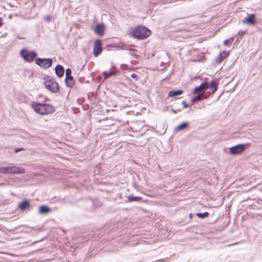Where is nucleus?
Masks as SVG:
<instances>
[{"label":"nucleus","mask_w":262,"mask_h":262,"mask_svg":"<svg viewBox=\"0 0 262 262\" xmlns=\"http://www.w3.org/2000/svg\"><path fill=\"white\" fill-rule=\"evenodd\" d=\"M31 107L35 112L42 115L53 113L55 111L51 105L36 102H32Z\"/></svg>","instance_id":"nucleus-1"},{"label":"nucleus","mask_w":262,"mask_h":262,"mask_svg":"<svg viewBox=\"0 0 262 262\" xmlns=\"http://www.w3.org/2000/svg\"><path fill=\"white\" fill-rule=\"evenodd\" d=\"M44 85L45 88L48 91L56 93L59 90V85L54 78L50 76H46L43 78Z\"/></svg>","instance_id":"nucleus-2"},{"label":"nucleus","mask_w":262,"mask_h":262,"mask_svg":"<svg viewBox=\"0 0 262 262\" xmlns=\"http://www.w3.org/2000/svg\"><path fill=\"white\" fill-rule=\"evenodd\" d=\"M150 31L145 27H137L132 31V36L138 39H143L148 37Z\"/></svg>","instance_id":"nucleus-3"},{"label":"nucleus","mask_w":262,"mask_h":262,"mask_svg":"<svg viewBox=\"0 0 262 262\" xmlns=\"http://www.w3.org/2000/svg\"><path fill=\"white\" fill-rule=\"evenodd\" d=\"M26 172V170L22 167L15 166L3 167V174H22Z\"/></svg>","instance_id":"nucleus-4"},{"label":"nucleus","mask_w":262,"mask_h":262,"mask_svg":"<svg viewBox=\"0 0 262 262\" xmlns=\"http://www.w3.org/2000/svg\"><path fill=\"white\" fill-rule=\"evenodd\" d=\"M35 61L36 64L45 69H48L51 67L53 62L51 58H36Z\"/></svg>","instance_id":"nucleus-5"},{"label":"nucleus","mask_w":262,"mask_h":262,"mask_svg":"<svg viewBox=\"0 0 262 262\" xmlns=\"http://www.w3.org/2000/svg\"><path fill=\"white\" fill-rule=\"evenodd\" d=\"M20 54L24 60L28 62L33 61L37 56L35 52L29 51L26 49H22L20 52Z\"/></svg>","instance_id":"nucleus-6"},{"label":"nucleus","mask_w":262,"mask_h":262,"mask_svg":"<svg viewBox=\"0 0 262 262\" xmlns=\"http://www.w3.org/2000/svg\"><path fill=\"white\" fill-rule=\"evenodd\" d=\"M102 51V43L100 39H96L94 42L93 47V54L95 57H97Z\"/></svg>","instance_id":"nucleus-7"},{"label":"nucleus","mask_w":262,"mask_h":262,"mask_svg":"<svg viewBox=\"0 0 262 262\" xmlns=\"http://www.w3.org/2000/svg\"><path fill=\"white\" fill-rule=\"evenodd\" d=\"M245 149V145L238 144L231 147L229 148V152L231 155H237L242 153Z\"/></svg>","instance_id":"nucleus-8"},{"label":"nucleus","mask_w":262,"mask_h":262,"mask_svg":"<svg viewBox=\"0 0 262 262\" xmlns=\"http://www.w3.org/2000/svg\"><path fill=\"white\" fill-rule=\"evenodd\" d=\"M209 88V83L207 82H204L201 83L199 86L196 87L194 90L193 92L194 93H198L199 92H201L203 94L206 90H207Z\"/></svg>","instance_id":"nucleus-9"},{"label":"nucleus","mask_w":262,"mask_h":262,"mask_svg":"<svg viewBox=\"0 0 262 262\" xmlns=\"http://www.w3.org/2000/svg\"><path fill=\"white\" fill-rule=\"evenodd\" d=\"M183 93L181 90H171L168 93V97L177 99V96L181 95Z\"/></svg>","instance_id":"nucleus-10"},{"label":"nucleus","mask_w":262,"mask_h":262,"mask_svg":"<svg viewBox=\"0 0 262 262\" xmlns=\"http://www.w3.org/2000/svg\"><path fill=\"white\" fill-rule=\"evenodd\" d=\"M244 24H249L250 25H254L255 24V16L254 14H250L248 17L245 18L242 20Z\"/></svg>","instance_id":"nucleus-11"},{"label":"nucleus","mask_w":262,"mask_h":262,"mask_svg":"<svg viewBox=\"0 0 262 262\" xmlns=\"http://www.w3.org/2000/svg\"><path fill=\"white\" fill-rule=\"evenodd\" d=\"M55 71L57 76L61 77L63 75L64 69L62 66L58 64L56 66L55 68Z\"/></svg>","instance_id":"nucleus-12"},{"label":"nucleus","mask_w":262,"mask_h":262,"mask_svg":"<svg viewBox=\"0 0 262 262\" xmlns=\"http://www.w3.org/2000/svg\"><path fill=\"white\" fill-rule=\"evenodd\" d=\"M104 26L103 24H99L96 26L95 32L99 35H102L104 34Z\"/></svg>","instance_id":"nucleus-13"},{"label":"nucleus","mask_w":262,"mask_h":262,"mask_svg":"<svg viewBox=\"0 0 262 262\" xmlns=\"http://www.w3.org/2000/svg\"><path fill=\"white\" fill-rule=\"evenodd\" d=\"M219 82L216 80H213L211 81L210 86L209 85L210 90L212 91V93L213 94L217 89V85Z\"/></svg>","instance_id":"nucleus-14"},{"label":"nucleus","mask_w":262,"mask_h":262,"mask_svg":"<svg viewBox=\"0 0 262 262\" xmlns=\"http://www.w3.org/2000/svg\"><path fill=\"white\" fill-rule=\"evenodd\" d=\"M188 123L186 122H183L174 128L175 132H180L186 129L188 126Z\"/></svg>","instance_id":"nucleus-15"},{"label":"nucleus","mask_w":262,"mask_h":262,"mask_svg":"<svg viewBox=\"0 0 262 262\" xmlns=\"http://www.w3.org/2000/svg\"><path fill=\"white\" fill-rule=\"evenodd\" d=\"M30 204L29 201L25 200L20 202L18 205L19 209L21 210H25L29 208Z\"/></svg>","instance_id":"nucleus-16"},{"label":"nucleus","mask_w":262,"mask_h":262,"mask_svg":"<svg viewBox=\"0 0 262 262\" xmlns=\"http://www.w3.org/2000/svg\"><path fill=\"white\" fill-rule=\"evenodd\" d=\"M51 211V209L45 205H42L40 206L38 212L41 214H48Z\"/></svg>","instance_id":"nucleus-17"},{"label":"nucleus","mask_w":262,"mask_h":262,"mask_svg":"<svg viewBox=\"0 0 262 262\" xmlns=\"http://www.w3.org/2000/svg\"><path fill=\"white\" fill-rule=\"evenodd\" d=\"M229 54L228 52H226L225 51H224L222 53H221L219 56L216 57V61L219 63H221L223 61V60L228 56Z\"/></svg>","instance_id":"nucleus-18"},{"label":"nucleus","mask_w":262,"mask_h":262,"mask_svg":"<svg viewBox=\"0 0 262 262\" xmlns=\"http://www.w3.org/2000/svg\"><path fill=\"white\" fill-rule=\"evenodd\" d=\"M65 82L66 83V85L67 86L72 87L74 83V79H73V76H71L66 77Z\"/></svg>","instance_id":"nucleus-19"},{"label":"nucleus","mask_w":262,"mask_h":262,"mask_svg":"<svg viewBox=\"0 0 262 262\" xmlns=\"http://www.w3.org/2000/svg\"><path fill=\"white\" fill-rule=\"evenodd\" d=\"M102 75L104 76V79H107L111 76L115 75L116 72L113 71H111L110 72L104 71L102 72Z\"/></svg>","instance_id":"nucleus-20"},{"label":"nucleus","mask_w":262,"mask_h":262,"mask_svg":"<svg viewBox=\"0 0 262 262\" xmlns=\"http://www.w3.org/2000/svg\"><path fill=\"white\" fill-rule=\"evenodd\" d=\"M142 198L140 196H134L132 195H129L127 197L128 202H139L141 201Z\"/></svg>","instance_id":"nucleus-21"},{"label":"nucleus","mask_w":262,"mask_h":262,"mask_svg":"<svg viewBox=\"0 0 262 262\" xmlns=\"http://www.w3.org/2000/svg\"><path fill=\"white\" fill-rule=\"evenodd\" d=\"M204 98V94L203 93L198 95L196 96L191 99L192 102H195L201 100Z\"/></svg>","instance_id":"nucleus-22"},{"label":"nucleus","mask_w":262,"mask_h":262,"mask_svg":"<svg viewBox=\"0 0 262 262\" xmlns=\"http://www.w3.org/2000/svg\"><path fill=\"white\" fill-rule=\"evenodd\" d=\"M196 215L200 219H204L208 216L209 213L207 212H205L204 213H197Z\"/></svg>","instance_id":"nucleus-23"},{"label":"nucleus","mask_w":262,"mask_h":262,"mask_svg":"<svg viewBox=\"0 0 262 262\" xmlns=\"http://www.w3.org/2000/svg\"><path fill=\"white\" fill-rule=\"evenodd\" d=\"M233 40V38H230L228 39L225 40L224 41V45L226 46H229L232 43Z\"/></svg>","instance_id":"nucleus-24"},{"label":"nucleus","mask_w":262,"mask_h":262,"mask_svg":"<svg viewBox=\"0 0 262 262\" xmlns=\"http://www.w3.org/2000/svg\"><path fill=\"white\" fill-rule=\"evenodd\" d=\"M72 71L70 69H67L66 71V77L71 76Z\"/></svg>","instance_id":"nucleus-25"},{"label":"nucleus","mask_w":262,"mask_h":262,"mask_svg":"<svg viewBox=\"0 0 262 262\" xmlns=\"http://www.w3.org/2000/svg\"><path fill=\"white\" fill-rule=\"evenodd\" d=\"M131 77L133 78V79H135L136 80H137L138 79V75L135 73H132L131 74Z\"/></svg>","instance_id":"nucleus-26"},{"label":"nucleus","mask_w":262,"mask_h":262,"mask_svg":"<svg viewBox=\"0 0 262 262\" xmlns=\"http://www.w3.org/2000/svg\"><path fill=\"white\" fill-rule=\"evenodd\" d=\"M182 104L185 108H187L189 107V105L187 104V103L185 101H183L182 102Z\"/></svg>","instance_id":"nucleus-27"},{"label":"nucleus","mask_w":262,"mask_h":262,"mask_svg":"<svg viewBox=\"0 0 262 262\" xmlns=\"http://www.w3.org/2000/svg\"><path fill=\"white\" fill-rule=\"evenodd\" d=\"M23 149H24L23 148H16L15 149V152L17 153L18 152L20 151L23 150Z\"/></svg>","instance_id":"nucleus-28"},{"label":"nucleus","mask_w":262,"mask_h":262,"mask_svg":"<svg viewBox=\"0 0 262 262\" xmlns=\"http://www.w3.org/2000/svg\"><path fill=\"white\" fill-rule=\"evenodd\" d=\"M45 19L46 20L49 21L51 20V17L50 16H47Z\"/></svg>","instance_id":"nucleus-29"},{"label":"nucleus","mask_w":262,"mask_h":262,"mask_svg":"<svg viewBox=\"0 0 262 262\" xmlns=\"http://www.w3.org/2000/svg\"><path fill=\"white\" fill-rule=\"evenodd\" d=\"M4 23L2 17H0V27L3 26Z\"/></svg>","instance_id":"nucleus-30"},{"label":"nucleus","mask_w":262,"mask_h":262,"mask_svg":"<svg viewBox=\"0 0 262 262\" xmlns=\"http://www.w3.org/2000/svg\"><path fill=\"white\" fill-rule=\"evenodd\" d=\"M8 184V183H0V186H6Z\"/></svg>","instance_id":"nucleus-31"},{"label":"nucleus","mask_w":262,"mask_h":262,"mask_svg":"<svg viewBox=\"0 0 262 262\" xmlns=\"http://www.w3.org/2000/svg\"><path fill=\"white\" fill-rule=\"evenodd\" d=\"M0 173L3 174V167H0Z\"/></svg>","instance_id":"nucleus-32"},{"label":"nucleus","mask_w":262,"mask_h":262,"mask_svg":"<svg viewBox=\"0 0 262 262\" xmlns=\"http://www.w3.org/2000/svg\"><path fill=\"white\" fill-rule=\"evenodd\" d=\"M244 33V31H239L238 33V34H243Z\"/></svg>","instance_id":"nucleus-33"}]
</instances>
